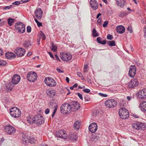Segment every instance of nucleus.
Listing matches in <instances>:
<instances>
[{
	"instance_id": "obj_48",
	"label": "nucleus",
	"mask_w": 146,
	"mask_h": 146,
	"mask_svg": "<svg viewBox=\"0 0 146 146\" xmlns=\"http://www.w3.org/2000/svg\"><path fill=\"white\" fill-rule=\"evenodd\" d=\"M127 30L130 33H131L132 32V31L131 29V27L130 26H129L127 27Z\"/></svg>"
},
{
	"instance_id": "obj_50",
	"label": "nucleus",
	"mask_w": 146,
	"mask_h": 146,
	"mask_svg": "<svg viewBox=\"0 0 146 146\" xmlns=\"http://www.w3.org/2000/svg\"><path fill=\"white\" fill-rule=\"evenodd\" d=\"M108 24V22L107 21H105L103 24V26L104 27H105L107 26Z\"/></svg>"
},
{
	"instance_id": "obj_51",
	"label": "nucleus",
	"mask_w": 146,
	"mask_h": 146,
	"mask_svg": "<svg viewBox=\"0 0 146 146\" xmlns=\"http://www.w3.org/2000/svg\"><path fill=\"white\" fill-rule=\"evenodd\" d=\"M77 94L80 99L81 100H83V97L82 94L79 93H78Z\"/></svg>"
},
{
	"instance_id": "obj_25",
	"label": "nucleus",
	"mask_w": 146,
	"mask_h": 146,
	"mask_svg": "<svg viewBox=\"0 0 146 146\" xmlns=\"http://www.w3.org/2000/svg\"><path fill=\"white\" fill-rule=\"evenodd\" d=\"M6 57L8 59H11L15 57V54L12 52H7L5 54Z\"/></svg>"
},
{
	"instance_id": "obj_21",
	"label": "nucleus",
	"mask_w": 146,
	"mask_h": 146,
	"mask_svg": "<svg viewBox=\"0 0 146 146\" xmlns=\"http://www.w3.org/2000/svg\"><path fill=\"white\" fill-rule=\"evenodd\" d=\"M90 3L92 8L94 10H96L98 8V3L95 0H91Z\"/></svg>"
},
{
	"instance_id": "obj_41",
	"label": "nucleus",
	"mask_w": 146,
	"mask_h": 146,
	"mask_svg": "<svg viewBox=\"0 0 146 146\" xmlns=\"http://www.w3.org/2000/svg\"><path fill=\"white\" fill-rule=\"evenodd\" d=\"M77 75L80 78H82V80H83V78H84L82 74L80 72H77Z\"/></svg>"
},
{
	"instance_id": "obj_36",
	"label": "nucleus",
	"mask_w": 146,
	"mask_h": 146,
	"mask_svg": "<svg viewBox=\"0 0 146 146\" xmlns=\"http://www.w3.org/2000/svg\"><path fill=\"white\" fill-rule=\"evenodd\" d=\"M40 34L42 39L44 40H45L46 38V36L43 32L42 31H40Z\"/></svg>"
},
{
	"instance_id": "obj_15",
	"label": "nucleus",
	"mask_w": 146,
	"mask_h": 146,
	"mask_svg": "<svg viewBox=\"0 0 146 146\" xmlns=\"http://www.w3.org/2000/svg\"><path fill=\"white\" fill-rule=\"evenodd\" d=\"M139 83L136 79H133L129 82L128 84V86L129 88H133L137 86Z\"/></svg>"
},
{
	"instance_id": "obj_2",
	"label": "nucleus",
	"mask_w": 146,
	"mask_h": 146,
	"mask_svg": "<svg viewBox=\"0 0 146 146\" xmlns=\"http://www.w3.org/2000/svg\"><path fill=\"white\" fill-rule=\"evenodd\" d=\"M132 127L133 129L137 130L140 129L144 130L146 129V124L140 122H137L132 124Z\"/></svg>"
},
{
	"instance_id": "obj_34",
	"label": "nucleus",
	"mask_w": 146,
	"mask_h": 146,
	"mask_svg": "<svg viewBox=\"0 0 146 146\" xmlns=\"http://www.w3.org/2000/svg\"><path fill=\"white\" fill-rule=\"evenodd\" d=\"M49 94L48 93L47 94L51 97H53L55 95V92L53 90H49Z\"/></svg>"
},
{
	"instance_id": "obj_20",
	"label": "nucleus",
	"mask_w": 146,
	"mask_h": 146,
	"mask_svg": "<svg viewBox=\"0 0 146 146\" xmlns=\"http://www.w3.org/2000/svg\"><path fill=\"white\" fill-rule=\"evenodd\" d=\"M35 16L38 20H40L42 17V11L41 8L37 9L35 11Z\"/></svg>"
},
{
	"instance_id": "obj_14",
	"label": "nucleus",
	"mask_w": 146,
	"mask_h": 146,
	"mask_svg": "<svg viewBox=\"0 0 146 146\" xmlns=\"http://www.w3.org/2000/svg\"><path fill=\"white\" fill-rule=\"evenodd\" d=\"M14 52L19 57H21L24 55L25 53V50L23 48L18 47L15 50Z\"/></svg>"
},
{
	"instance_id": "obj_3",
	"label": "nucleus",
	"mask_w": 146,
	"mask_h": 146,
	"mask_svg": "<svg viewBox=\"0 0 146 146\" xmlns=\"http://www.w3.org/2000/svg\"><path fill=\"white\" fill-rule=\"evenodd\" d=\"M71 108L70 104L66 103L61 106L60 111L61 113L64 114H66L71 112L72 111Z\"/></svg>"
},
{
	"instance_id": "obj_18",
	"label": "nucleus",
	"mask_w": 146,
	"mask_h": 146,
	"mask_svg": "<svg viewBox=\"0 0 146 146\" xmlns=\"http://www.w3.org/2000/svg\"><path fill=\"white\" fill-rule=\"evenodd\" d=\"M21 80L20 76L17 74L14 75L12 78L11 82L13 84L16 85L18 84Z\"/></svg>"
},
{
	"instance_id": "obj_13",
	"label": "nucleus",
	"mask_w": 146,
	"mask_h": 146,
	"mask_svg": "<svg viewBox=\"0 0 146 146\" xmlns=\"http://www.w3.org/2000/svg\"><path fill=\"white\" fill-rule=\"evenodd\" d=\"M5 132L9 135H11L15 133V128L10 125H7L5 128Z\"/></svg>"
},
{
	"instance_id": "obj_26",
	"label": "nucleus",
	"mask_w": 146,
	"mask_h": 146,
	"mask_svg": "<svg viewBox=\"0 0 146 146\" xmlns=\"http://www.w3.org/2000/svg\"><path fill=\"white\" fill-rule=\"evenodd\" d=\"M124 0H116V4L121 7H123L125 5Z\"/></svg>"
},
{
	"instance_id": "obj_37",
	"label": "nucleus",
	"mask_w": 146,
	"mask_h": 146,
	"mask_svg": "<svg viewBox=\"0 0 146 146\" xmlns=\"http://www.w3.org/2000/svg\"><path fill=\"white\" fill-rule=\"evenodd\" d=\"M127 15V13L125 12H121L119 14V16L121 17H123Z\"/></svg>"
},
{
	"instance_id": "obj_57",
	"label": "nucleus",
	"mask_w": 146,
	"mask_h": 146,
	"mask_svg": "<svg viewBox=\"0 0 146 146\" xmlns=\"http://www.w3.org/2000/svg\"><path fill=\"white\" fill-rule=\"evenodd\" d=\"M49 110L48 108L46 109L45 110V113L46 114H48L49 113Z\"/></svg>"
},
{
	"instance_id": "obj_46",
	"label": "nucleus",
	"mask_w": 146,
	"mask_h": 146,
	"mask_svg": "<svg viewBox=\"0 0 146 146\" xmlns=\"http://www.w3.org/2000/svg\"><path fill=\"white\" fill-rule=\"evenodd\" d=\"M31 26H29L27 27V31L28 33H29L31 31Z\"/></svg>"
},
{
	"instance_id": "obj_5",
	"label": "nucleus",
	"mask_w": 146,
	"mask_h": 146,
	"mask_svg": "<svg viewBox=\"0 0 146 146\" xmlns=\"http://www.w3.org/2000/svg\"><path fill=\"white\" fill-rule=\"evenodd\" d=\"M10 113L12 117L17 118L20 116L21 112L17 108L13 107L10 109Z\"/></svg>"
},
{
	"instance_id": "obj_33",
	"label": "nucleus",
	"mask_w": 146,
	"mask_h": 146,
	"mask_svg": "<svg viewBox=\"0 0 146 146\" xmlns=\"http://www.w3.org/2000/svg\"><path fill=\"white\" fill-rule=\"evenodd\" d=\"M107 44L111 46H114L116 45L115 42L114 40L108 41Z\"/></svg>"
},
{
	"instance_id": "obj_42",
	"label": "nucleus",
	"mask_w": 146,
	"mask_h": 146,
	"mask_svg": "<svg viewBox=\"0 0 146 146\" xmlns=\"http://www.w3.org/2000/svg\"><path fill=\"white\" fill-rule=\"evenodd\" d=\"M88 67V65L86 64L85 65L84 67V73H86L87 72V68Z\"/></svg>"
},
{
	"instance_id": "obj_49",
	"label": "nucleus",
	"mask_w": 146,
	"mask_h": 146,
	"mask_svg": "<svg viewBox=\"0 0 146 146\" xmlns=\"http://www.w3.org/2000/svg\"><path fill=\"white\" fill-rule=\"evenodd\" d=\"M99 95L102 97H107V95L106 94H104L103 93H99Z\"/></svg>"
},
{
	"instance_id": "obj_24",
	"label": "nucleus",
	"mask_w": 146,
	"mask_h": 146,
	"mask_svg": "<svg viewBox=\"0 0 146 146\" xmlns=\"http://www.w3.org/2000/svg\"><path fill=\"white\" fill-rule=\"evenodd\" d=\"M23 140L24 141V142H25L24 143H26V144H27L29 143L33 144L35 143L36 141V140L33 137L31 138L30 139L27 138L24 139Z\"/></svg>"
},
{
	"instance_id": "obj_8",
	"label": "nucleus",
	"mask_w": 146,
	"mask_h": 146,
	"mask_svg": "<svg viewBox=\"0 0 146 146\" xmlns=\"http://www.w3.org/2000/svg\"><path fill=\"white\" fill-rule=\"evenodd\" d=\"M60 57L63 61H69L72 59V56L70 53L62 52L60 53Z\"/></svg>"
},
{
	"instance_id": "obj_28",
	"label": "nucleus",
	"mask_w": 146,
	"mask_h": 146,
	"mask_svg": "<svg viewBox=\"0 0 146 146\" xmlns=\"http://www.w3.org/2000/svg\"><path fill=\"white\" fill-rule=\"evenodd\" d=\"M77 138L78 136L74 134H71L69 135V139L73 141H76Z\"/></svg>"
},
{
	"instance_id": "obj_64",
	"label": "nucleus",
	"mask_w": 146,
	"mask_h": 146,
	"mask_svg": "<svg viewBox=\"0 0 146 146\" xmlns=\"http://www.w3.org/2000/svg\"><path fill=\"white\" fill-rule=\"evenodd\" d=\"M39 146H48V145L45 144H40Z\"/></svg>"
},
{
	"instance_id": "obj_59",
	"label": "nucleus",
	"mask_w": 146,
	"mask_h": 146,
	"mask_svg": "<svg viewBox=\"0 0 146 146\" xmlns=\"http://www.w3.org/2000/svg\"><path fill=\"white\" fill-rule=\"evenodd\" d=\"M106 40H103L101 42L100 44H105L106 43Z\"/></svg>"
},
{
	"instance_id": "obj_9",
	"label": "nucleus",
	"mask_w": 146,
	"mask_h": 146,
	"mask_svg": "<svg viewBox=\"0 0 146 146\" xmlns=\"http://www.w3.org/2000/svg\"><path fill=\"white\" fill-rule=\"evenodd\" d=\"M107 107L109 108H113L117 105V102L114 99H110L106 100L105 103Z\"/></svg>"
},
{
	"instance_id": "obj_30",
	"label": "nucleus",
	"mask_w": 146,
	"mask_h": 146,
	"mask_svg": "<svg viewBox=\"0 0 146 146\" xmlns=\"http://www.w3.org/2000/svg\"><path fill=\"white\" fill-rule=\"evenodd\" d=\"M15 21V19L10 17L7 20L9 26H11L13 25Z\"/></svg>"
},
{
	"instance_id": "obj_17",
	"label": "nucleus",
	"mask_w": 146,
	"mask_h": 146,
	"mask_svg": "<svg viewBox=\"0 0 146 146\" xmlns=\"http://www.w3.org/2000/svg\"><path fill=\"white\" fill-rule=\"evenodd\" d=\"M137 95L140 98H146V89H144L140 90L137 93Z\"/></svg>"
},
{
	"instance_id": "obj_29",
	"label": "nucleus",
	"mask_w": 146,
	"mask_h": 146,
	"mask_svg": "<svg viewBox=\"0 0 146 146\" xmlns=\"http://www.w3.org/2000/svg\"><path fill=\"white\" fill-rule=\"evenodd\" d=\"M80 123L78 121H76L74 124V128L75 130H78L79 128Z\"/></svg>"
},
{
	"instance_id": "obj_12",
	"label": "nucleus",
	"mask_w": 146,
	"mask_h": 146,
	"mask_svg": "<svg viewBox=\"0 0 146 146\" xmlns=\"http://www.w3.org/2000/svg\"><path fill=\"white\" fill-rule=\"evenodd\" d=\"M70 105L71 108V111H76L80 109V107L79 104L75 101H74L70 103Z\"/></svg>"
},
{
	"instance_id": "obj_1",
	"label": "nucleus",
	"mask_w": 146,
	"mask_h": 146,
	"mask_svg": "<svg viewBox=\"0 0 146 146\" xmlns=\"http://www.w3.org/2000/svg\"><path fill=\"white\" fill-rule=\"evenodd\" d=\"M27 121L30 124L36 123L38 125H41L44 122V119L42 116L40 115H35L33 118H30Z\"/></svg>"
},
{
	"instance_id": "obj_22",
	"label": "nucleus",
	"mask_w": 146,
	"mask_h": 146,
	"mask_svg": "<svg viewBox=\"0 0 146 146\" xmlns=\"http://www.w3.org/2000/svg\"><path fill=\"white\" fill-rule=\"evenodd\" d=\"M116 31L119 34H123L125 30V27L122 25H119L116 27Z\"/></svg>"
},
{
	"instance_id": "obj_7",
	"label": "nucleus",
	"mask_w": 146,
	"mask_h": 146,
	"mask_svg": "<svg viewBox=\"0 0 146 146\" xmlns=\"http://www.w3.org/2000/svg\"><path fill=\"white\" fill-rule=\"evenodd\" d=\"M45 84L50 87H54L56 85V82L53 78L50 77L46 78L44 80Z\"/></svg>"
},
{
	"instance_id": "obj_44",
	"label": "nucleus",
	"mask_w": 146,
	"mask_h": 146,
	"mask_svg": "<svg viewBox=\"0 0 146 146\" xmlns=\"http://www.w3.org/2000/svg\"><path fill=\"white\" fill-rule=\"evenodd\" d=\"M83 91L84 92L87 93H89L90 91V90L89 89H88L87 88L84 89L83 90Z\"/></svg>"
},
{
	"instance_id": "obj_16",
	"label": "nucleus",
	"mask_w": 146,
	"mask_h": 146,
	"mask_svg": "<svg viewBox=\"0 0 146 146\" xmlns=\"http://www.w3.org/2000/svg\"><path fill=\"white\" fill-rule=\"evenodd\" d=\"M136 72V68L135 65H131L130 68L129 72V76L131 78L135 76Z\"/></svg>"
},
{
	"instance_id": "obj_19",
	"label": "nucleus",
	"mask_w": 146,
	"mask_h": 146,
	"mask_svg": "<svg viewBox=\"0 0 146 146\" xmlns=\"http://www.w3.org/2000/svg\"><path fill=\"white\" fill-rule=\"evenodd\" d=\"M98 126L97 124L95 123H92L89 126V129L90 132L94 133L97 130Z\"/></svg>"
},
{
	"instance_id": "obj_55",
	"label": "nucleus",
	"mask_w": 146,
	"mask_h": 146,
	"mask_svg": "<svg viewBox=\"0 0 146 146\" xmlns=\"http://www.w3.org/2000/svg\"><path fill=\"white\" fill-rule=\"evenodd\" d=\"M56 70L59 73H63L64 72L63 71L61 70L60 69L58 68H57Z\"/></svg>"
},
{
	"instance_id": "obj_62",
	"label": "nucleus",
	"mask_w": 146,
	"mask_h": 146,
	"mask_svg": "<svg viewBox=\"0 0 146 146\" xmlns=\"http://www.w3.org/2000/svg\"><path fill=\"white\" fill-rule=\"evenodd\" d=\"M3 54V50L0 48V55H2Z\"/></svg>"
},
{
	"instance_id": "obj_52",
	"label": "nucleus",
	"mask_w": 146,
	"mask_h": 146,
	"mask_svg": "<svg viewBox=\"0 0 146 146\" xmlns=\"http://www.w3.org/2000/svg\"><path fill=\"white\" fill-rule=\"evenodd\" d=\"M97 41L98 43L100 44L102 41L101 38L100 37H97Z\"/></svg>"
},
{
	"instance_id": "obj_43",
	"label": "nucleus",
	"mask_w": 146,
	"mask_h": 146,
	"mask_svg": "<svg viewBox=\"0 0 146 146\" xmlns=\"http://www.w3.org/2000/svg\"><path fill=\"white\" fill-rule=\"evenodd\" d=\"M107 38L108 40H111L113 39L112 36L111 35L108 34L107 35Z\"/></svg>"
},
{
	"instance_id": "obj_38",
	"label": "nucleus",
	"mask_w": 146,
	"mask_h": 146,
	"mask_svg": "<svg viewBox=\"0 0 146 146\" xmlns=\"http://www.w3.org/2000/svg\"><path fill=\"white\" fill-rule=\"evenodd\" d=\"M6 62L3 60H0V66H2L5 65L6 64Z\"/></svg>"
},
{
	"instance_id": "obj_40",
	"label": "nucleus",
	"mask_w": 146,
	"mask_h": 146,
	"mask_svg": "<svg viewBox=\"0 0 146 146\" xmlns=\"http://www.w3.org/2000/svg\"><path fill=\"white\" fill-rule=\"evenodd\" d=\"M98 137L97 136H94V137H93L92 139V141L96 142L98 140Z\"/></svg>"
},
{
	"instance_id": "obj_53",
	"label": "nucleus",
	"mask_w": 146,
	"mask_h": 146,
	"mask_svg": "<svg viewBox=\"0 0 146 146\" xmlns=\"http://www.w3.org/2000/svg\"><path fill=\"white\" fill-rule=\"evenodd\" d=\"M48 53L50 57L53 59H54V57L52 53L50 52H48Z\"/></svg>"
},
{
	"instance_id": "obj_32",
	"label": "nucleus",
	"mask_w": 146,
	"mask_h": 146,
	"mask_svg": "<svg viewBox=\"0 0 146 146\" xmlns=\"http://www.w3.org/2000/svg\"><path fill=\"white\" fill-rule=\"evenodd\" d=\"M51 46V50L53 51L56 52L57 50V47L56 45V44H54L53 42H52Z\"/></svg>"
},
{
	"instance_id": "obj_4",
	"label": "nucleus",
	"mask_w": 146,
	"mask_h": 146,
	"mask_svg": "<svg viewBox=\"0 0 146 146\" xmlns=\"http://www.w3.org/2000/svg\"><path fill=\"white\" fill-rule=\"evenodd\" d=\"M119 115L120 118L122 119L127 118L129 117V113L128 110L124 108H121L119 111Z\"/></svg>"
},
{
	"instance_id": "obj_6",
	"label": "nucleus",
	"mask_w": 146,
	"mask_h": 146,
	"mask_svg": "<svg viewBox=\"0 0 146 146\" xmlns=\"http://www.w3.org/2000/svg\"><path fill=\"white\" fill-rule=\"evenodd\" d=\"M15 28L20 33H23L25 31V25L22 22H18L15 24Z\"/></svg>"
},
{
	"instance_id": "obj_45",
	"label": "nucleus",
	"mask_w": 146,
	"mask_h": 146,
	"mask_svg": "<svg viewBox=\"0 0 146 146\" xmlns=\"http://www.w3.org/2000/svg\"><path fill=\"white\" fill-rule=\"evenodd\" d=\"M21 3V2L19 1H15L12 3V4L15 5H18Z\"/></svg>"
},
{
	"instance_id": "obj_23",
	"label": "nucleus",
	"mask_w": 146,
	"mask_h": 146,
	"mask_svg": "<svg viewBox=\"0 0 146 146\" xmlns=\"http://www.w3.org/2000/svg\"><path fill=\"white\" fill-rule=\"evenodd\" d=\"M139 107L142 111L145 113L146 112V101L142 102L140 104Z\"/></svg>"
},
{
	"instance_id": "obj_54",
	"label": "nucleus",
	"mask_w": 146,
	"mask_h": 146,
	"mask_svg": "<svg viewBox=\"0 0 146 146\" xmlns=\"http://www.w3.org/2000/svg\"><path fill=\"white\" fill-rule=\"evenodd\" d=\"M38 27H41L42 26V24L39 21H38V22L36 23Z\"/></svg>"
},
{
	"instance_id": "obj_58",
	"label": "nucleus",
	"mask_w": 146,
	"mask_h": 146,
	"mask_svg": "<svg viewBox=\"0 0 146 146\" xmlns=\"http://www.w3.org/2000/svg\"><path fill=\"white\" fill-rule=\"evenodd\" d=\"M55 58H56V60H58L60 62H61L59 58L57 56V54H55L54 55Z\"/></svg>"
},
{
	"instance_id": "obj_10",
	"label": "nucleus",
	"mask_w": 146,
	"mask_h": 146,
	"mask_svg": "<svg viewBox=\"0 0 146 146\" xmlns=\"http://www.w3.org/2000/svg\"><path fill=\"white\" fill-rule=\"evenodd\" d=\"M27 77L29 82H33L36 80L37 74L35 72H30L27 74Z\"/></svg>"
},
{
	"instance_id": "obj_35",
	"label": "nucleus",
	"mask_w": 146,
	"mask_h": 146,
	"mask_svg": "<svg viewBox=\"0 0 146 146\" xmlns=\"http://www.w3.org/2000/svg\"><path fill=\"white\" fill-rule=\"evenodd\" d=\"M92 34L94 37H97L99 36V34L97 32L96 29H94L92 31Z\"/></svg>"
},
{
	"instance_id": "obj_27",
	"label": "nucleus",
	"mask_w": 146,
	"mask_h": 146,
	"mask_svg": "<svg viewBox=\"0 0 146 146\" xmlns=\"http://www.w3.org/2000/svg\"><path fill=\"white\" fill-rule=\"evenodd\" d=\"M57 106H58V104L54 102L53 100H52L50 102L49 104V107L50 108H53Z\"/></svg>"
},
{
	"instance_id": "obj_39",
	"label": "nucleus",
	"mask_w": 146,
	"mask_h": 146,
	"mask_svg": "<svg viewBox=\"0 0 146 146\" xmlns=\"http://www.w3.org/2000/svg\"><path fill=\"white\" fill-rule=\"evenodd\" d=\"M29 139L27 137V136H26V135H25V134H23L22 135V142L24 144H26V143H24V142H24V141H23V139Z\"/></svg>"
},
{
	"instance_id": "obj_61",
	"label": "nucleus",
	"mask_w": 146,
	"mask_h": 146,
	"mask_svg": "<svg viewBox=\"0 0 146 146\" xmlns=\"http://www.w3.org/2000/svg\"><path fill=\"white\" fill-rule=\"evenodd\" d=\"M30 0H22L21 1L23 3H25L29 1Z\"/></svg>"
},
{
	"instance_id": "obj_60",
	"label": "nucleus",
	"mask_w": 146,
	"mask_h": 146,
	"mask_svg": "<svg viewBox=\"0 0 146 146\" xmlns=\"http://www.w3.org/2000/svg\"><path fill=\"white\" fill-rule=\"evenodd\" d=\"M11 8V6H5L4 8V9H9Z\"/></svg>"
},
{
	"instance_id": "obj_56",
	"label": "nucleus",
	"mask_w": 146,
	"mask_h": 146,
	"mask_svg": "<svg viewBox=\"0 0 146 146\" xmlns=\"http://www.w3.org/2000/svg\"><path fill=\"white\" fill-rule=\"evenodd\" d=\"M102 21V19H99L97 21V23L98 24L100 25H101V22Z\"/></svg>"
},
{
	"instance_id": "obj_47",
	"label": "nucleus",
	"mask_w": 146,
	"mask_h": 146,
	"mask_svg": "<svg viewBox=\"0 0 146 146\" xmlns=\"http://www.w3.org/2000/svg\"><path fill=\"white\" fill-rule=\"evenodd\" d=\"M84 99L85 101H89L90 100V98L88 96L86 95L84 97Z\"/></svg>"
},
{
	"instance_id": "obj_63",
	"label": "nucleus",
	"mask_w": 146,
	"mask_h": 146,
	"mask_svg": "<svg viewBox=\"0 0 146 146\" xmlns=\"http://www.w3.org/2000/svg\"><path fill=\"white\" fill-rule=\"evenodd\" d=\"M32 54V53L31 52H29L27 53V55L28 57L30 56Z\"/></svg>"
},
{
	"instance_id": "obj_31",
	"label": "nucleus",
	"mask_w": 146,
	"mask_h": 146,
	"mask_svg": "<svg viewBox=\"0 0 146 146\" xmlns=\"http://www.w3.org/2000/svg\"><path fill=\"white\" fill-rule=\"evenodd\" d=\"M23 45V46L24 47H27L29 46H31V44L29 41L25 40L24 42Z\"/></svg>"
},
{
	"instance_id": "obj_11",
	"label": "nucleus",
	"mask_w": 146,
	"mask_h": 146,
	"mask_svg": "<svg viewBox=\"0 0 146 146\" xmlns=\"http://www.w3.org/2000/svg\"><path fill=\"white\" fill-rule=\"evenodd\" d=\"M56 137L64 139H66L67 137L66 131L64 130H59L57 131L55 134Z\"/></svg>"
}]
</instances>
